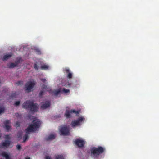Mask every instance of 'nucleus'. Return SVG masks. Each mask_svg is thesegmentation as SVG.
I'll use <instances>...</instances> for the list:
<instances>
[{
  "label": "nucleus",
  "instance_id": "f257e3e1",
  "mask_svg": "<svg viewBox=\"0 0 159 159\" xmlns=\"http://www.w3.org/2000/svg\"><path fill=\"white\" fill-rule=\"evenodd\" d=\"M41 123V121L38 120H34L33 121L32 124L29 125L25 129L26 134H25L23 137V143L25 142L28 139L29 137L27 134L30 132H34L37 130L40 127Z\"/></svg>",
  "mask_w": 159,
  "mask_h": 159
},
{
  "label": "nucleus",
  "instance_id": "f03ea898",
  "mask_svg": "<svg viewBox=\"0 0 159 159\" xmlns=\"http://www.w3.org/2000/svg\"><path fill=\"white\" fill-rule=\"evenodd\" d=\"M105 150V148L101 146H98L97 147H93L90 149V156L92 158L97 159L99 156L103 153Z\"/></svg>",
  "mask_w": 159,
  "mask_h": 159
},
{
  "label": "nucleus",
  "instance_id": "7ed1b4c3",
  "mask_svg": "<svg viewBox=\"0 0 159 159\" xmlns=\"http://www.w3.org/2000/svg\"><path fill=\"white\" fill-rule=\"evenodd\" d=\"M22 106L23 108L29 110L32 112H35L38 111L37 104L34 103L33 102L29 100H27L24 102Z\"/></svg>",
  "mask_w": 159,
  "mask_h": 159
},
{
  "label": "nucleus",
  "instance_id": "20e7f679",
  "mask_svg": "<svg viewBox=\"0 0 159 159\" xmlns=\"http://www.w3.org/2000/svg\"><path fill=\"white\" fill-rule=\"evenodd\" d=\"M60 134L62 135L66 136L70 134L69 128L66 125L61 126L59 128Z\"/></svg>",
  "mask_w": 159,
  "mask_h": 159
},
{
  "label": "nucleus",
  "instance_id": "39448f33",
  "mask_svg": "<svg viewBox=\"0 0 159 159\" xmlns=\"http://www.w3.org/2000/svg\"><path fill=\"white\" fill-rule=\"evenodd\" d=\"M35 85V83L34 81H28L25 85V90L29 92H31Z\"/></svg>",
  "mask_w": 159,
  "mask_h": 159
},
{
  "label": "nucleus",
  "instance_id": "423d86ee",
  "mask_svg": "<svg viewBox=\"0 0 159 159\" xmlns=\"http://www.w3.org/2000/svg\"><path fill=\"white\" fill-rule=\"evenodd\" d=\"M84 119L82 117H79L77 120L72 121L70 125L72 127L80 125V122L82 121Z\"/></svg>",
  "mask_w": 159,
  "mask_h": 159
},
{
  "label": "nucleus",
  "instance_id": "0eeeda50",
  "mask_svg": "<svg viewBox=\"0 0 159 159\" xmlns=\"http://www.w3.org/2000/svg\"><path fill=\"white\" fill-rule=\"evenodd\" d=\"M75 144L80 148L83 147L85 144V142L84 140L80 139H77L75 140Z\"/></svg>",
  "mask_w": 159,
  "mask_h": 159
},
{
  "label": "nucleus",
  "instance_id": "6e6552de",
  "mask_svg": "<svg viewBox=\"0 0 159 159\" xmlns=\"http://www.w3.org/2000/svg\"><path fill=\"white\" fill-rule=\"evenodd\" d=\"M10 141L9 140L6 139L4 141L2 142L0 148H7L10 146Z\"/></svg>",
  "mask_w": 159,
  "mask_h": 159
},
{
  "label": "nucleus",
  "instance_id": "1a4fd4ad",
  "mask_svg": "<svg viewBox=\"0 0 159 159\" xmlns=\"http://www.w3.org/2000/svg\"><path fill=\"white\" fill-rule=\"evenodd\" d=\"M50 102L48 101H47L45 102H44L41 106V108L43 109H46L50 106Z\"/></svg>",
  "mask_w": 159,
  "mask_h": 159
},
{
  "label": "nucleus",
  "instance_id": "9d476101",
  "mask_svg": "<svg viewBox=\"0 0 159 159\" xmlns=\"http://www.w3.org/2000/svg\"><path fill=\"white\" fill-rule=\"evenodd\" d=\"M64 70L65 71L66 73H67V78L69 79H71L72 78V73L70 72V70L69 68H66Z\"/></svg>",
  "mask_w": 159,
  "mask_h": 159
},
{
  "label": "nucleus",
  "instance_id": "9b49d317",
  "mask_svg": "<svg viewBox=\"0 0 159 159\" xmlns=\"http://www.w3.org/2000/svg\"><path fill=\"white\" fill-rule=\"evenodd\" d=\"M10 120H7L4 122V124L5 125V128L8 131L10 130L11 128V126L9 125L10 124Z\"/></svg>",
  "mask_w": 159,
  "mask_h": 159
},
{
  "label": "nucleus",
  "instance_id": "f8f14e48",
  "mask_svg": "<svg viewBox=\"0 0 159 159\" xmlns=\"http://www.w3.org/2000/svg\"><path fill=\"white\" fill-rule=\"evenodd\" d=\"M12 56V54L11 53L10 54H7L4 55L2 58V60L3 61H5L7 60L8 59L10 58Z\"/></svg>",
  "mask_w": 159,
  "mask_h": 159
},
{
  "label": "nucleus",
  "instance_id": "ddd939ff",
  "mask_svg": "<svg viewBox=\"0 0 159 159\" xmlns=\"http://www.w3.org/2000/svg\"><path fill=\"white\" fill-rule=\"evenodd\" d=\"M2 155L5 157L6 159H11L10 156L5 152H2Z\"/></svg>",
  "mask_w": 159,
  "mask_h": 159
},
{
  "label": "nucleus",
  "instance_id": "4468645a",
  "mask_svg": "<svg viewBox=\"0 0 159 159\" xmlns=\"http://www.w3.org/2000/svg\"><path fill=\"white\" fill-rule=\"evenodd\" d=\"M55 138V135L53 134H51L49 136L46 138V140L47 141H48L49 140H51L53 139H54Z\"/></svg>",
  "mask_w": 159,
  "mask_h": 159
},
{
  "label": "nucleus",
  "instance_id": "2eb2a0df",
  "mask_svg": "<svg viewBox=\"0 0 159 159\" xmlns=\"http://www.w3.org/2000/svg\"><path fill=\"white\" fill-rule=\"evenodd\" d=\"M70 110H66L65 113V116L67 118H70L71 117L70 114Z\"/></svg>",
  "mask_w": 159,
  "mask_h": 159
},
{
  "label": "nucleus",
  "instance_id": "dca6fc26",
  "mask_svg": "<svg viewBox=\"0 0 159 159\" xmlns=\"http://www.w3.org/2000/svg\"><path fill=\"white\" fill-rule=\"evenodd\" d=\"M17 66V64H16L15 62V63L12 62V63H11L10 64L8 67L9 68H13Z\"/></svg>",
  "mask_w": 159,
  "mask_h": 159
},
{
  "label": "nucleus",
  "instance_id": "f3484780",
  "mask_svg": "<svg viewBox=\"0 0 159 159\" xmlns=\"http://www.w3.org/2000/svg\"><path fill=\"white\" fill-rule=\"evenodd\" d=\"M61 92V90L60 89H58L57 90H55L53 91L52 93H53L54 95L56 96L57 95Z\"/></svg>",
  "mask_w": 159,
  "mask_h": 159
},
{
  "label": "nucleus",
  "instance_id": "a211bd4d",
  "mask_svg": "<svg viewBox=\"0 0 159 159\" xmlns=\"http://www.w3.org/2000/svg\"><path fill=\"white\" fill-rule=\"evenodd\" d=\"M42 89H45L47 91H48L50 93V91H49L48 89V87L47 85H45V84H43L42 86Z\"/></svg>",
  "mask_w": 159,
  "mask_h": 159
},
{
  "label": "nucleus",
  "instance_id": "6ab92c4d",
  "mask_svg": "<svg viewBox=\"0 0 159 159\" xmlns=\"http://www.w3.org/2000/svg\"><path fill=\"white\" fill-rule=\"evenodd\" d=\"M22 61V59L21 58H18L16 60L15 63L18 65V64L20 63Z\"/></svg>",
  "mask_w": 159,
  "mask_h": 159
},
{
  "label": "nucleus",
  "instance_id": "aec40b11",
  "mask_svg": "<svg viewBox=\"0 0 159 159\" xmlns=\"http://www.w3.org/2000/svg\"><path fill=\"white\" fill-rule=\"evenodd\" d=\"M5 108L3 107L0 106V114L4 112L5 111Z\"/></svg>",
  "mask_w": 159,
  "mask_h": 159
},
{
  "label": "nucleus",
  "instance_id": "412c9836",
  "mask_svg": "<svg viewBox=\"0 0 159 159\" xmlns=\"http://www.w3.org/2000/svg\"><path fill=\"white\" fill-rule=\"evenodd\" d=\"M55 159H64L63 155H58L56 156Z\"/></svg>",
  "mask_w": 159,
  "mask_h": 159
},
{
  "label": "nucleus",
  "instance_id": "4be33fe9",
  "mask_svg": "<svg viewBox=\"0 0 159 159\" xmlns=\"http://www.w3.org/2000/svg\"><path fill=\"white\" fill-rule=\"evenodd\" d=\"M70 112L71 113H75L77 115L79 113V111H76L74 109H72L70 110Z\"/></svg>",
  "mask_w": 159,
  "mask_h": 159
},
{
  "label": "nucleus",
  "instance_id": "5701e85b",
  "mask_svg": "<svg viewBox=\"0 0 159 159\" xmlns=\"http://www.w3.org/2000/svg\"><path fill=\"white\" fill-rule=\"evenodd\" d=\"M62 92L66 93L70 92V90L68 89H66L65 88H63L62 90Z\"/></svg>",
  "mask_w": 159,
  "mask_h": 159
},
{
  "label": "nucleus",
  "instance_id": "b1692460",
  "mask_svg": "<svg viewBox=\"0 0 159 159\" xmlns=\"http://www.w3.org/2000/svg\"><path fill=\"white\" fill-rule=\"evenodd\" d=\"M48 68V66L47 65H42L41 67V69H47Z\"/></svg>",
  "mask_w": 159,
  "mask_h": 159
},
{
  "label": "nucleus",
  "instance_id": "393cba45",
  "mask_svg": "<svg viewBox=\"0 0 159 159\" xmlns=\"http://www.w3.org/2000/svg\"><path fill=\"white\" fill-rule=\"evenodd\" d=\"M44 93V92L43 90H42L40 91V92L39 94V97H41L43 96V93Z\"/></svg>",
  "mask_w": 159,
  "mask_h": 159
},
{
  "label": "nucleus",
  "instance_id": "a878e982",
  "mask_svg": "<svg viewBox=\"0 0 159 159\" xmlns=\"http://www.w3.org/2000/svg\"><path fill=\"white\" fill-rule=\"evenodd\" d=\"M16 83L18 85H22L23 84V82L22 81H19Z\"/></svg>",
  "mask_w": 159,
  "mask_h": 159
},
{
  "label": "nucleus",
  "instance_id": "bb28decb",
  "mask_svg": "<svg viewBox=\"0 0 159 159\" xmlns=\"http://www.w3.org/2000/svg\"><path fill=\"white\" fill-rule=\"evenodd\" d=\"M22 135V133L21 132H19L18 133V138L19 139L21 138V136Z\"/></svg>",
  "mask_w": 159,
  "mask_h": 159
},
{
  "label": "nucleus",
  "instance_id": "cd10ccee",
  "mask_svg": "<svg viewBox=\"0 0 159 159\" xmlns=\"http://www.w3.org/2000/svg\"><path fill=\"white\" fill-rule=\"evenodd\" d=\"M15 126L16 127H18L20 126V124L19 122L17 121L16 122L15 124Z\"/></svg>",
  "mask_w": 159,
  "mask_h": 159
},
{
  "label": "nucleus",
  "instance_id": "c85d7f7f",
  "mask_svg": "<svg viewBox=\"0 0 159 159\" xmlns=\"http://www.w3.org/2000/svg\"><path fill=\"white\" fill-rule=\"evenodd\" d=\"M5 138L6 139H8V140H9L10 139V137L9 136V135H5Z\"/></svg>",
  "mask_w": 159,
  "mask_h": 159
},
{
  "label": "nucleus",
  "instance_id": "c756f323",
  "mask_svg": "<svg viewBox=\"0 0 159 159\" xmlns=\"http://www.w3.org/2000/svg\"><path fill=\"white\" fill-rule=\"evenodd\" d=\"M20 101H16L14 105L15 106H18L19 105V104H20Z\"/></svg>",
  "mask_w": 159,
  "mask_h": 159
},
{
  "label": "nucleus",
  "instance_id": "7c9ffc66",
  "mask_svg": "<svg viewBox=\"0 0 159 159\" xmlns=\"http://www.w3.org/2000/svg\"><path fill=\"white\" fill-rule=\"evenodd\" d=\"M34 69L36 70H38V67L37 65L36 64H34Z\"/></svg>",
  "mask_w": 159,
  "mask_h": 159
},
{
  "label": "nucleus",
  "instance_id": "2f4dec72",
  "mask_svg": "<svg viewBox=\"0 0 159 159\" xmlns=\"http://www.w3.org/2000/svg\"><path fill=\"white\" fill-rule=\"evenodd\" d=\"M16 148L18 150H20L21 149V146L20 144H17L16 146Z\"/></svg>",
  "mask_w": 159,
  "mask_h": 159
},
{
  "label": "nucleus",
  "instance_id": "473e14b6",
  "mask_svg": "<svg viewBox=\"0 0 159 159\" xmlns=\"http://www.w3.org/2000/svg\"><path fill=\"white\" fill-rule=\"evenodd\" d=\"M16 93L15 92L14 93H13V94H11V96L12 97L16 98Z\"/></svg>",
  "mask_w": 159,
  "mask_h": 159
},
{
  "label": "nucleus",
  "instance_id": "72a5a7b5",
  "mask_svg": "<svg viewBox=\"0 0 159 159\" xmlns=\"http://www.w3.org/2000/svg\"><path fill=\"white\" fill-rule=\"evenodd\" d=\"M41 80L43 83H45L47 81V80L45 79H42Z\"/></svg>",
  "mask_w": 159,
  "mask_h": 159
},
{
  "label": "nucleus",
  "instance_id": "f704fd0d",
  "mask_svg": "<svg viewBox=\"0 0 159 159\" xmlns=\"http://www.w3.org/2000/svg\"><path fill=\"white\" fill-rule=\"evenodd\" d=\"M46 159H52V158L50 156H47L46 157Z\"/></svg>",
  "mask_w": 159,
  "mask_h": 159
},
{
  "label": "nucleus",
  "instance_id": "c9c22d12",
  "mask_svg": "<svg viewBox=\"0 0 159 159\" xmlns=\"http://www.w3.org/2000/svg\"><path fill=\"white\" fill-rule=\"evenodd\" d=\"M36 51L38 54H41V52H40V51L39 50H36Z\"/></svg>",
  "mask_w": 159,
  "mask_h": 159
},
{
  "label": "nucleus",
  "instance_id": "e433bc0d",
  "mask_svg": "<svg viewBox=\"0 0 159 159\" xmlns=\"http://www.w3.org/2000/svg\"><path fill=\"white\" fill-rule=\"evenodd\" d=\"M70 85H71V84H70V83H68V85L67 86L66 85V84H65L64 86H66V87H70Z\"/></svg>",
  "mask_w": 159,
  "mask_h": 159
},
{
  "label": "nucleus",
  "instance_id": "4c0bfd02",
  "mask_svg": "<svg viewBox=\"0 0 159 159\" xmlns=\"http://www.w3.org/2000/svg\"><path fill=\"white\" fill-rule=\"evenodd\" d=\"M26 159H30L29 157L27 158Z\"/></svg>",
  "mask_w": 159,
  "mask_h": 159
},
{
  "label": "nucleus",
  "instance_id": "58836bf2",
  "mask_svg": "<svg viewBox=\"0 0 159 159\" xmlns=\"http://www.w3.org/2000/svg\"><path fill=\"white\" fill-rule=\"evenodd\" d=\"M1 137V134L0 133V138Z\"/></svg>",
  "mask_w": 159,
  "mask_h": 159
}]
</instances>
